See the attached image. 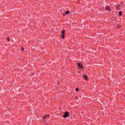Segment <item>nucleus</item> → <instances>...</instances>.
I'll list each match as a JSON object with an SVG mask.
<instances>
[{
    "mask_svg": "<svg viewBox=\"0 0 125 125\" xmlns=\"http://www.w3.org/2000/svg\"><path fill=\"white\" fill-rule=\"evenodd\" d=\"M62 117L64 118V119H66V118H68V117H70V112L68 111H65Z\"/></svg>",
    "mask_w": 125,
    "mask_h": 125,
    "instance_id": "1",
    "label": "nucleus"
},
{
    "mask_svg": "<svg viewBox=\"0 0 125 125\" xmlns=\"http://www.w3.org/2000/svg\"><path fill=\"white\" fill-rule=\"evenodd\" d=\"M78 65L79 66V69H82V70H83V64L78 62Z\"/></svg>",
    "mask_w": 125,
    "mask_h": 125,
    "instance_id": "2",
    "label": "nucleus"
},
{
    "mask_svg": "<svg viewBox=\"0 0 125 125\" xmlns=\"http://www.w3.org/2000/svg\"><path fill=\"white\" fill-rule=\"evenodd\" d=\"M83 77L84 80H85V81H88V76H87V75L85 74V75H83Z\"/></svg>",
    "mask_w": 125,
    "mask_h": 125,
    "instance_id": "3",
    "label": "nucleus"
},
{
    "mask_svg": "<svg viewBox=\"0 0 125 125\" xmlns=\"http://www.w3.org/2000/svg\"><path fill=\"white\" fill-rule=\"evenodd\" d=\"M105 9H106V10H107V11H111V8H110V7H109V6H106L105 7Z\"/></svg>",
    "mask_w": 125,
    "mask_h": 125,
    "instance_id": "4",
    "label": "nucleus"
},
{
    "mask_svg": "<svg viewBox=\"0 0 125 125\" xmlns=\"http://www.w3.org/2000/svg\"><path fill=\"white\" fill-rule=\"evenodd\" d=\"M120 7H121V5H117L116 6V9L117 10H120Z\"/></svg>",
    "mask_w": 125,
    "mask_h": 125,
    "instance_id": "5",
    "label": "nucleus"
},
{
    "mask_svg": "<svg viewBox=\"0 0 125 125\" xmlns=\"http://www.w3.org/2000/svg\"><path fill=\"white\" fill-rule=\"evenodd\" d=\"M49 117V115H45V116H44L43 117V120H44V119H46V118H48Z\"/></svg>",
    "mask_w": 125,
    "mask_h": 125,
    "instance_id": "6",
    "label": "nucleus"
},
{
    "mask_svg": "<svg viewBox=\"0 0 125 125\" xmlns=\"http://www.w3.org/2000/svg\"><path fill=\"white\" fill-rule=\"evenodd\" d=\"M62 39H65V35L64 34H62L61 35Z\"/></svg>",
    "mask_w": 125,
    "mask_h": 125,
    "instance_id": "7",
    "label": "nucleus"
},
{
    "mask_svg": "<svg viewBox=\"0 0 125 125\" xmlns=\"http://www.w3.org/2000/svg\"><path fill=\"white\" fill-rule=\"evenodd\" d=\"M70 13H71V12H70V11H67L65 12V14H70Z\"/></svg>",
    "mask_w": 125,
    "mask_h": 125,
    "instance_id": "8",
    "label": "nucleus"
},
{
    "mask_svg": "<svg viewBox=\"0 0 125 125\" xmlns=\"http://www.w3.org/2000/svg\"><path fill=\"white\" fill-rule=\"evenodd\" d=\"M119 16H122L123 13H122V11H120L119 13Z\"/></svg>",
    "mask_w": 125,
    "mask_h": 125,
    "instance_id": "9",
    "label": "nucleus"
},
{
    "mask_svg": "<svg viewBox=\"0 0 125 125\" xmlns=\"http://www.w3.org/2000/svg\"><path fill=\"white\" fill-rule=\"evenodd\" d=\"M116 28H117V29H120V28H121V25H118L116 27Z\"/></svg>",
    "mask_w": 125,
    "mask_h": 125,
    "instance_id": "10",
    "label": "nucleus"
},
{
    "mask_svg": "<svg viewBox=\"0 0 125 125\" xmlns=\"http://www.w3.org/2000/svg\"><path fill=\"white\" fill-rule=\"evenodd\" d=\"M65 32H66L65 30H63L62 31V34L64 35V34H65Z\"/></svg>",
    "mask_w": 125,
    "mask_h": 125,
    "instance_id": "11",
    "label": "nucleus"
},
{
    "mask_svg": "<svg viewBox=\"0 0 125 125\" xmlns=\"http://www.w3.org/2000/svg\"><path fill=\"white\" fill-rule=\"evenodd\" d=\"M76 91H79V88H76L75 89Z\"/></svg>",
    "mask_w": 125,
    "mask_h": 125,
    "instance_id": "12",
    "label": "nucleus"
},
{
    "mask_svg": "<svg viewBox=\"0 0 125 125\" xmlns=\"http://www.w3.org/2000/svg\"><path fill=\"white\" fill-rule=\"evenodd\" d=\"M21 51H24V48L23 47H21Z\"/></svg>",
    "mask_w": 125,
    "mask_h": 125,
    "instance_id": "13",
    "label": "nucleus"
},
{
    "mask_svg": "<svg viewBox=\"0 0 125 125\" xmlns=\"http://www.w3.org/2000/svg\"><path fill=\"white\" fill-rule=\"evenodd\" d=\"M7 41H8V42H10V40L9 39V38H7Z\"/></svg>",
    "mask_w": 125,
    "mask_h": 125,
    "instance_id": "14",
    "label": "nucleus"
},
{
    "mask_svg": "<svg viewBox=\"0 0 125 125\" xmlns=\"http://www.w3.org/2000/svg\"><path fill=\"white\" fill-rule=\"evenodd\" d=\"M63 16H65V14H63Z\"/></svg>",
    "mask_w": 125,
    "mask_h": 125,
    "instance_id": "15",
    "label": "nucleus"
},
{
    "mask_svg": "<svg viewBox=\"0 0 125 125\" xmlns=\"http://www.w3.org/2000/svg\"><path fill=\"white\" fill-rule=\"evenodd\" d=\"M79 73H81V72H79Z\"/></svg>",
    "mask_w": 125,
    "mask_h": 125,
    "instance_id": "16",
    "label": "nucleus"
}]
</instances>
